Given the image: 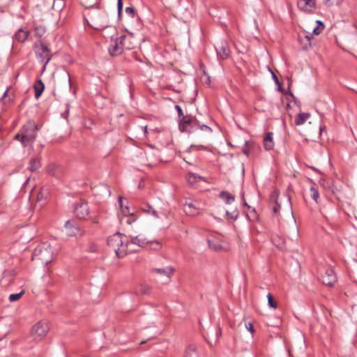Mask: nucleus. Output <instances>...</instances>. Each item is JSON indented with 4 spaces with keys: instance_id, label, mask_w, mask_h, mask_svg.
Instances as JSON below:
<instances>
[{
    "instance_id": "obj_49",
    "label": "nucleus",
    "mask_w": 357,
    "mask_h": 357,
    "mask_svg": "<svg viewBox=\"0 0 357 357\" xmlns=\"http://www.w3.org/2000/svg\"><path fill=\"white\" fill-rule=\"evenodd\" d=\"M102 187L105 189L106 190V192L109 195H110V191L109 190L108 188L107 185H103Z\"/></svg>"
},
{
    "instance_id": "obj_59",
    "label": "nucleus",
    "mask_w": 357,
    "mask_h": 357,
    "mask_svg": "<svg viewBox=\"0 0 357 357\" xmlns=\"http://www.w3.org/2000/svg\"><path fill=\"white\" fill-rule=\"evenodd\" d=\"M144 343H145V341H142V342H141V344H144Z\"/></svg>"
},
{
    "instance_id": "obj_41",
    "label": "nucleus",
    "mask_w": 357,
    "mask_h": 357,
    "mask_svg": "<svg viewBox=\"0 0 357 357\" xmlns=\"http://www.w3.org/2000/svg\"><path fill=\"white\" fill-rule=\"evenodd\" d=\"M126 13L128 14L131 17H133L135 16V9L133 7H126Z\"/></svg>"
},
{
    "instance_id": "obj_14",
    "label": "nucleus",
    "mask_w": 357,
    "mask_h": 357,
    "mask_svg": "<svg viewBox=\"0 0 357 357\" xmlns=\"http://www.w3.org/2000/svg\"><path fill=\"white\" fill-rule=\"evenodd\" d=\"M263 144L266 151H271L274 149L275 142L273 140V133L272 132H268L265 134Z\"/></svg>"
},
{
    "instance_id": "obj_18",
    "label": "nucleus",
    "mask_w": 357,
    "mask_h": 357,
    "mask_svg": "<svg viewBox=\"0 0 357 357\" xmlns=\"http://www.w3.org/2000/svg\"><path fill=\"white\" fill-rule=\"evenodd\" d=\"M29 34V31H26L22 28H20L15 34V38L20 43L24 42Z\"/></svg>"
},
{
    "instance_id": "obj_16",
    "label": "nucleus",
    "mask_w": 357,
    "mask_h": 357,
    "mask_svg": "<svg viewBox=\"0 0 357 357\" xmlns=\"http://www.w3.org/2000/svg\"><path fill=\"white\" fill-rule=\"evenodd\" d=\"M152 272L163 275L169 280L174 272V268L171 266H167L162 268H154L152 270Z\"/></svg>"
},
{
    "instance_id": "obj_19",
    "label": "nucleus",
    "mask_w": 357,
    "mask_h": 357,
    "mask_svg": "<svg viewBox=\"0 0 357 357\" xmlns=\"http://www.w3.org/2000/svg\"><path fill=\"white\" fill-rule=\"evenodd\" d=\"M184 357H199L197 348L195 344H190L185 349Z\"/></svg>"
},
{
    "instance_id": "obj_7",
    "label": "nucleus",
    "mask_w": 357,
    "mask_h": 357,
    "mask_svg": "<svg viewBox=\"0 0 357 357\" xmlns=\"http://www.w3.org/2000/svg\"><path fill=\"white\" fill-rule=\"evenodd\" d=\"M197 119L186 116L179 120V129L181 132H193L196 130Z\"/></svg>"
},
{
    "instance_id": "obj_6",
    "label": "nucleus",
    "mask_w": 357,
    "mask_h": 357,
    "mask_svg": "<svg viewBox=\"0 0 357 357\" xmlns=\"http://www.w3.org/2000/svg\"><path fill=\"white\" fill-rule=\"evenodd\" d=\"M49 329L50 328L47 322L38 321L32 327L31 336L35 341H40L46 336Z\"/></svg>"
},
{
    "instance_id": "obj_15",
    "label": "nucleus",
    "mask_w": 357,
    "mask_h": 357,
    "mask_svg": "<svg viewBox=\"0 0 357 357\" xmlns=\"http://www.w3.org/2000/svg\"><path fill=\"white\" fill-rule=\"evenodd\" d=\"M208 247L215 251H220L223 249L221 240L216 236H211L207 239Z\"/></svg>"
},
{
    "instance_id": "obj_22",
    "label": "nucleus",
    "mask_w": 357,
    "mask_h": 357,
    "mask_svg": "<svg viewBox=\"0 0 357 357\" xmlns=\"http://www.w3.org/2000/svg\"><path fill=\"white\" fill-rule=\"evenodd\" d=\"M278 192H276V191L273 192L271 195V201L273 202V205L272 206V211L275 215H277L280 210V205L278 202Z\"/></svg>"
},
{
    "instance_id": "obj_44",
    "label": "nucleus",
    "mask_w": 357,
    "mask_h": 357,
    "mask_svg": "<svg viewBox=\"0 0 357 357\" xmlns=\"http://www.w3.org/2000/svg\"><path fill=\"white\" fill-rule=\"evenodd\" d=\"M246 328L248 329V331H250L252 334L254 333L255 332V329H254V327H253V325L251 324V323H248V325H246Z\"/></svg>"
},
{
    "instance_id": "obj_4",
    "label": "nucleus",
    "mask_w": 357,
    "mask_h": 357,
    "mask_svg": "<svg viewBox=\"0 0 357 357\" xmlns=\"http://www.w3.org/2000/svg\"><path fill=\"white\" fill-rule=\"evenodd\" d=\"M34 50L36 58L43 64L42 73L46 70L47 65L52 59V54L49 47L41 40H38L34 44Z\"/></svg>"
},
{
    "instance_id": "obj_53",
    "label": "nucleus",
    "mask_w": 357,
    "mask_h": 357,
    "mask_svg": "<svg viewBox=\"0 0 357 357\" xmlns=\"http://www.w3.org/2000/svg\"><path fill=\"white\" fill-rule=\"evenodd\" d=\"M331 1V0H325L326 3H328V5H330V4H331V3H330V1Z\"/></svg>"
},
{
    "instance_id": "obj_56",
    "label": "nucleus",
    "mask_w": 357,
    "mask_h": 357,
    "mask_svg": "<svg viewBox=\"0 0 357 357\" xmlns=\"http://www.w3.org/2000/svg\"><path fill=\"white\" fill-rule=\"evenodd\" d=\"M244 205L247 206L248 208H250V206L248 205V204L245 202H244Z\"/></svg>"
},
{
    "instance_id": "obj_2",
    "label": "nucleus",
    "mask_w": 357,
    "mask_h": 357,
    "mask_svg": "<svg viewBox=\"0 0 357 357\" xmlns=\"http://www.w3.org/2000/svg\"><path fill=\"white\" fill-rule=\"evenodd\" d=\"M107 245L119 257H123L129 252L128 247L130 243L126 236L119 232L110 236L107 238Z\"/></svg>"
},
{
    "instance_id": "obj_27",
    "label": "nucleus",
    "mask_w": 357,
    "mask_h": 357,
    "mask_svg": "<svg viewBox=\"0 0 357 357\" xmlns=\"http://www.w3.org/2000/svg\"><path fill=\"white\" fill-rule=\"evenodd\" d=\"M40 167V162L38 158H33L30 160L29 169L31 172L36 171Z\"/></svg>"
},
{
    "instance_id": "obj_37",
    "label": "nucleus",
    "mask_w": 357,
    "mask_h": 357,
    "mask_svg": "<svg viewBox=\"0 0 357 357\" xmlns=\"http://www.w3.org/2000/svg\"><path fill=\"white\" fill-rule=\"evenodd\" d=\"M140 292L142 294H149L151 293V288L147 285H142Z\"/></svg>"
},
{
    "instance_id": "obj_58",
    "label": "nucleus",
    "mask_w": 357,
    "mask_h": 357,
    "mask_svg": "<svg viewBox=\"0 0 357 357\" xmlns=\"http://www.w3.org/2000/svg\"><path fill=\"white\" fill-rule=\"evenodd\" d=\"M311 168H312L313 170H314V171H317V169L316 168H314V167H311Z\"/></svg>"
},
{
    "instance_id": "obj_50",
    "label": "nucleus",
    "mask_w": 357,
    "mask_h": 357,
    "mask_svg": "<svg viewBox=\"0 0 357 357\" xmlns=\"http://www.w3.org/2000/svg\"><path fill=\"white\" fill-rule=\"evenodd\" d=\"M134 58H135L137 61H139V62H142V60L140 58H139L136 54L134 56Z\"/></svg>"
},
{
    "instance_id": "obj_43",
    "label": "nucleus",
    "mask_w": 357,
    "mask_h": 357,
    "mask_svg": "<svg viewBox=\"0 0 357 357\" xmlns=\"http://www.w3.org/2000/svg\"><path fill=\"white\" fill-rule=\"evenodd\" d=\"M323 29L324 28L317 26L312 29V33L315 35H319L322 31Z\"/></svg>"
},
{
    "instance_id": "obj_52",
    "label": "nucleus",
    "mask_w": 357,
    "mask_h": 357,
    "mask_svg": "<svg viewBox=\"0 0 357 357\" xmlns=\"http://www.w3.org/2000/svg\"><path fill=\"white\" fill-rule=\"evenodd\" d=\"M43 195L41 193H39L37 197V201L40 200L42 198Z\"/></svg>"
},
{
    "instance_id": "obj_54",
    "label": "nucleus",
    "mask_w": 357,
    "mask_h": 357,
    "mask_svg": "<svg viewBox=\"0 0 357 357\" xmlns=\"http://www.w3.org/2000/svg\"><path fill=\"white\" fill-rule=\"evenodd\" d=\"M144 132H145V133H146V132H147V127H146V126H145V127L144 128Z\"/></svg>"
},
{
    "instance_id": "obj_23",
    "label": "nucleus",
    "mask_w": 357,
    "mask_h": 357,
    "mask_svg": "<svg viewBox=\"0 0 357 357\" xmlns=\"http://www.w3.org/2000/svg\"><path fill=\"white\" fill-rule=\"evenodd\" d=\"M45 89L44 83L41 79L38 80L34 84L35 98H38Z\"/></svg>"
},
{
    "instance_id": "obj_9",
    "label": "nucleus",
    "mask_w": 357,
    "mask_h": 357,
    "mask_svg": "<svg viewBox=\"0 0 357 357\" xmlns=\"http://www.w3.org/2000/svg\"><path fill=\"white\" fill-rule=\"evenodd\" d=\"M321 281L324 284L332 287L337 282V276L332 268H328L321 275Z\"/></svg>"
},
{
    "instance_id": "obj_51",
    "label": "nucleus",
    "mask_w": 357,
    "mask_h": 357,
    "mask_svg": "<svg viewBox=\"0 0 357 357\" xmlns=\"http://www.w3.org/2000/svg\"><path fill=\"white\" fill-rule=\"evenodd\" d=\"M8 89H7V90L3 93L2 98L6 97L8 96Z\"/></svg>"
},
{
    "instance_id": "obj_24",
    "label": "nucleus",
    "mask_w": 357,
    "mask_h": 357,
    "mask_svg": "<svg viewBox=\"0 0 357 357\" xmlns=\"http://www.w3.org/2000/svg\"><path fill=\"white\" fill-rule=\"evenodd\" d=\"M184 211L189 215H195L197 213V208L191 202L185 203Z\"/></svg>"
},
{
    "instance_id": "obj_1",
    "label": "nucleus",
    "mask_w": 357,
    "mask_h": 357,
    "mask_svg": "<svg viewBox=\"0 0 357 357\" xmlns=\"http://www.w3.org/2000/svg\"><path fill=\"white\" fill-rule=\"evenodd\" d=\"M38 130L36 123L33 121H29L15 136V139L20 141L24 147L31 145L36 140Z\"/></svg>"
},
{
    "instance_id": "obj_12",
    "label": "nucleus",
    "mask_w": 357,
    "mask_h": 357,
    "mask_svg": "<svg viewBox=\"0 0 357 357\" xmlns=\"http://www.w3.org/2000/svg\"><path fill=\"white\" fill-rule=\"evenodd\" d=\"M320 211L323 216L325 218L327 222L332 226V228L336 229L337 228V225L333 221L331 217L328 216V215L331 214L332 212H336V207L333 206L330 213L328 208L326 206H323L320 208Z\"/></svg>"
},
{
    "instance_id": "obj_28",
    "label": "nucleus",
    "mask_w": 357,
    "mask_h": 357,
    "mask_svg": "<svg viewBox=\"0 0 357 357\" xmlns=\"http://www.w3.org/2000/svg\"><path fill=\"white\" fill-rule=\"evenodd\" d=\"M186 178L189 184L194 185L201 179V176L194 173H189L188 174Z\"/></svg>"
},
{
    "instance_id": "obj_29",
    "label": "nucleus",
    "mask_w": 357,
    "mask_h": 357,
    "mask_svg": "<svg viewBox=\"0 0 357 357\" xmlns=\"http://www.w3.org/2000/svg\"><path fill=\"white\" fill-rule=\"evenodd\" d=\"M319 183L325 189H328L333 194L336 193L337 189L334 186V185H333L332 182H331L330 183L328 182H326V183H325V180L321 179L320 180Z\"/></svg>"
},
{
    "instance_id": "obj_10",
    "label": "nucleus",
    "mask_w": 357,
    "mask_h": 357,
    "mask_svg": "<svg viewBox=\"0 0 357 357\" xmlns=\"http://www.w3.org/2000/svg\"><path fill=\"white\" fill-rule=\"evenodd\" d=\"M218 56L222 59H226L230 54V50L226 41L222 40L215 45Z\"/></svg>"
},
{
    "instance_id": "obj_32",
    "label": "nucleus",
    "mask_w": 357,
    "mask_h": 357,
    "mask_svg": "<svg viewBox=\"0 0 357 357\" xmlns=\"http://www.w3.org/2000/svg\"><path fill=\"white\" fill-rule=\"evenodd\" d=\"M197 129H199V130H201L204 132H206L207 133L212 132V129L209 126L204 125V124H202L198 120L197 122L196 130H197Z\"/></svg>"
},
{
    "instance_id": "obj_26",
    "label": "nucleus",
    "mask_w": 357,
    "mask_h": 357,
    "mask_svg": "<svg viewBox=\"0 0 357 357\" xmlns=\"http://www.w3.org/2000/svg\"><path fill=\"white\" fill-rule=\"evenodd\" d=\"M310 196L312 198L314 202L318 204L319 203V192L318 191V189L316 188L315 184L313 183V185L310 188Z\"/></svg>"
},
{
    "instance_id": "obj_30",
    "label": "nucleus",
    "mask_w": 357,
    "mask_h": 357,
    "mask_svg": "<svg viewBox=\"0 0 357 357\" xmlns=\"http://www.w3.org/2000/svg\"><path fill=\"white\" fill-rule=\"evenodd\" d=\"M34 32H35L36 36H37L38 38H41L45 35V33L46 32V29L44 26L39 25V26H36L35 27Z\"/></svg>"
},
{
    "instance_id": "obj_39",
    "label": "nucleus",
    "mask_w": 357,
    "mask_h": 357,
    "mask_svg": "<svg viewBox=\"0 0 357 357\" xmlns=\"http://www.w3.org/2000/svg\"><path fill=\"white\" fill-rule=\"evenodd\" d=\"M69 112H70V105H69V103H66V110L64 111V112H63L61 114V116L63 119H67L68 117V115H69Z\"/></svg>"
},
{
    "instance_id": "obj_21",
    "label": "nucleus",
    "mask_w": 357,
    "mask_h": 357,
    "mask_svg": "<svg viewBox=\"0 0 357 357\" xmlns=\"http://www.w3.org/2000/svg\"><path fill=\"white\" fill-rule=\"evenodd\" d=\"M219 196L227 204H230L235 201V196L227 191H221Z\"/></svg>"
},
{
    "instance_id": "obj_40",
    "label": "nucleus",
    "mask_w": 357,
    "mask_h": 357,
    "mask_svg": "<svg viewBox=\"0 0 357 357\" xmlns=\"http://www.w3.org/2000/svg\"><path fill=\"white\" fill-rule=\"evenodd\" d=\"M175 109L177 111L178 116V118L180 119H182L183 117L185 116H184L183 110H182L181 107L179 105H175Z\"/></svg>"
},
{
    "instance_id": "obj_34",
    "label": "nucleus",
    "mask_w": 357,
    "mask_h": 357,
    "mask_svg": "<svg viewBox=\"0 0 357 357\" xmlns=\"http://www.w3.org/2000/svg\"><path fill=\"white\" fill-rule=\"evenodd\" d=\"M24 294V291H22L21 292L18 294H12L9 296V301L10 302H15L20 299V298L22 296V295Z\"/></svg>"
},
{
    "instance_id": "obj_3",
    "label": "nucleus",
    "mask_w": 357,
    "mask_h": 357,
    "mask_svg": "<svg viewBox=\"0 0 357 357\" xmlns=\"http://www.w3.org/2000/svg\"><path fill=\"white\" fill-rule=\"evenodd\" d=\"M53 255L50 245L47 243H43L35 248L33 259L40 261L42 264L47 265L52 261Z\"/></svg>"
},
{
    "instance_id": "obj_20",
    "label": "nucleus",
    "mask_w": 357,
    "mask_h": 357,
    "mask_svg": "<svg viewBox=\"0 0 357 357\" xmlns=\"http://www.w3.org/2000/svg\"><path fill=\"white\" fill-rule=\"evenodd\" d=\"M130 243L132 244L137 245L141 248H144L149 244V240L145 238L141 237L139 235L132 237Z\"/></svg>"
},
{
    "instance_id": "obj_45",
    "label": "nucleus",
    "mask_w": 357,
    "mask_h": 357,
    "mask_svg": "<svg viewBox=\"0 0 357 357\" xmlns=\"http://www.w3.org/2000/svg\"><path fill=\"white\" fill-rule=\"evenodd\" d=\"M107 26H108V25L106 24H103V25H101V26H93V29H97V30H100V29H105Z\"/></svg>"
},
{
    "instance_id": "obj_46",
    "label": "nucleus",
    "mask_w": 357,
    "mask_h": 357,
    "mask_svg": "<svg viewBox=\"0 0 357 357\" xmlns=\"http://www.w3.org/2000/svg\"><path fill=\"white\" fill-rule=\"evenodd\" d=\"M271 73H272L273 79H274L275 82L278 84L279 80H278L277 76L273 72Z\"/></svg>"
},
{
    "instance_id": "obj_55",
    "label": "nucleus",
    "mask_w": 357,
    "mask_h": 357,
    "mask_svg": "<svg viewBox=\"0 0 357 357\" xmlns=\"http://www.w3.org/2000/svg\"><path fill=\"white\" fill-rule=\"evenodd\" d=\"M68 82L70 84V77L69 74H68Z\"/></svg>"
},
{
    "instance_id": "obj_36",
    "label": "nucleus",
    "mask_w": 357,
    "mask_h": 357,
    "mask_svg": "<svg viewBox=\"0 0 357 357\" xmlns=\"http://www.w3.org/2000/svg\"><path fill=\"white\" fill-rule=\"evenodd\" d=\"M267 299H268V305L271 307H273L274 309L277 308V306H278L277 303L275 301H274L273 298L271 294H268L267 295Z\"/></svg>"
},
{
    "instance_id": "obj_38",
    "label": "nucleus",
    "mask_w": 357,
    "mask_h": 357,
    "mask_svg": "<svg viewBox=\"0 0 357 357\" xmlns=\"http://www.w3.org/2000/svg\"><path fill=\"white\" fill-rule=\"evenodd\" d=\"M192 150H202V151H206L208 148L206 146L204 145H191L190 147Z\"/></svg>"
},
{
    "instance_id": "obj_35",
    "label": "nucleus",
    "mask_w": 357,
    "mask_h": 357,
    "mask_svg": "<svg viewBox=\"0 0 357 357\" xmlns=\"http://www.w3.org/2000/svg\"><path fill=\"white\" fill-rule=\"evenodd\" d=\"M143 210L148 213H151L152 215L156 218L158 217L157 211L155 209H153L151 206L149 204H147Z\"/></svg>"
},
{
    "instance_id": "obj_11",
    "label": "nucleus",
    "mask_w": 357,
    "mask_h": 357,
    "mask_svg": "<svg viewBox=\"0 0 357 357\" xmlns=\"http://www.w3.org/2000/svg\"><path fill=\"white\" fill-rule=\"evenodd\" d=\"M298 8L305 13H312L316 8V0H298Z\"/></svg>"
},
{
    "instance_id": "obj_17",
    "label": "nucleus",
    "mask_w": 357,
    "mask_h": 357,
    "mask_svg": "<svg viewBox=\"0 0 357 357\" xmlns=\"http://www.w3.org/2000/svg\"><path fill=\"white\" fill-rule=\"evenodd\" d=\"M119 203L121 208V211L123 215L128 216L132 215L133 214V213L130 211L127 200L124 199L122 197H119Z\"/></svg>"
},
{
    "instance_id": "obj_8",
    "label": "nucleus",
    "mask_w": 357,
    "mask_h": 357,
    "mask_svg": "<svg viewBox=\"0 0 357 357\" xmlns=\"http://www.w3.org/2000/svg\"><path fill=\"white\" fill-rule=\"evenodd\" d=\"M74 213L77 218L86 219L89 214L88 204L84 200H79L75 204Z\"/></svg>"
},
{
    "instance_id": "obj_48",
    "label": "nucleus",
    "mask_w": 357,
    "mask_h": 357,
    "mask_svg": "<svg viewBox=\"0 0 357 357\" xmlns=\"http://www.w3.org/2000/svg\"><path fill=\"white\" fill-rule=\"evenodd\" d=\"M317 23H318V24H319L318 26H320V27H321V28H324V24H323V22H321L320 20H317Z\"/></svg>"
},
{
    "instance_id": "obj_31",
    "label": "nucleus",
    "mask_w": 357,
    "mask_h": 357,
    "mask_svg": "<svg viewBox=\"0 0 357 357\" xmlns=\"http://www.w3.org/2000/svg\"><path fill=\"white\" fill-rule=\"evenodd\" d=\"M227 218L231 221L236 220L238 216V211L237 209H234L232 211H226Z\"/></svg>"
},
{
    "instance_id": "obj_42",
    "label": "nucleus",
    "mask_w": 357,
    "mask_h": 357,
    "mask_svg": "<svg viewBox=\"0 0 357 357\" xmlns=\"http://www.w3.org/2000/svg\"><path fill=\"white\" fill-rule=\"evenodd\" d=\"M117 8H118V15L119 16L121 15L123 9V1L122 0H118L117 2Z\"/></svg>"
},
{
    "instance_id": "obj_5",
    "label": "nucleus",
    "mask_w": 357,
    "mask_h": 357,
    "mask_svg": "<svg viewBox=\"0 0 357 357\" xmlns=\"http://www.w3.org/2000/svg\"><path fill=\"white\" fill-rule=\"evenodd\" d=\"M130 38L125 35L121 36L119 38H111V43L108 48L109 53L111 56H117L121 54L124 49H131L132 47L127 45L126 43Z\"/></svg>"
},
{
    "instance_id": "obj_57",
    "label": "nucleus",
    "mask_w": 357,
    "mask_h": 357,
    "mask_svg": "<svg viewBox=\"0 0 357 357\" xmlns=\"http://www.w3.org/2000/svg\"><path fill=\"white\" fill-rule=\"evenodd\" d=\"M49 172H50V173H51L52 175H54V174L53 172H51L50 168L49 169Z\"/></svg>"
},
{
    "instance_id": "obj_13",
    "label": "nucleus",
    "mask_w": 357,
    "mask_h": 357,
    "mask_svg": "<svg viewBox=\"0 0 357 357\" xmlns=\"http://www.w3.org/2000/svg\"><path fill=\"white\" fill-rule=\"evenodd\" d=\"M66 234L69 236H74L79 231V225L73 221L68 220L65 224Z\"/></svg>"
},
{
    "instance_id": "obj_47",
    "label": "nucleus",
    "mask_w": 357,
    "mask_h": 357,
    "mask_svg": "<svg viewBox=\"0 0 357 357\" xmlns=\"http://www.w3.org/2000/svg\"><path fill=\"white\" fill-rule=\"evenodd\" d=\"M243 153L248 156L249 155V150H248V149L243 148Z\"/></svg>"
},
{
    "instance_id": "obj_33",
    "label": "nucleus",
    "mask_w": 357,
    "mask_h": 357,
    "mask_svg": "<svg viewBox=\"0 0 357 357\" xmlns=\"http://www.w3.org/2000/svg\"><path fill=\"white\" fill-rule=\"evenodd\" d=\"M151 249L158 250L161 248V243L158 241H149V244Z\"/></svg>"
},
{
    "instance_id": "obj_25",
    "label": "nucleus",
    "mask_w": 357,
    "mask_h": 357,
    "mask_svg": "<svg viewBox=\"0 0 357 357\" xmlns=\"http://www.w3.org/2000/svg\"><path fill=\"white\" fill-rule=\"evenodd\" d=\"M310 116L309 113H300L295 119V124L296 126L303 125Z\"/></svg>"
}]
</instances>
